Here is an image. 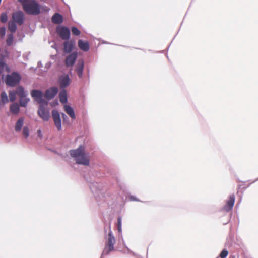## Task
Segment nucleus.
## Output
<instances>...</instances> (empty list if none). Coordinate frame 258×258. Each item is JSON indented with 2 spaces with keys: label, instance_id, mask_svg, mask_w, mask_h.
Returning a JSON list of instances; mask_svg holds the SVG:
<instances>
[{
  "label": "nucleus",
  "instance_id": "35",
  "mask_svg": "<svg viewBox=\"0 0 258 258\" xmlns=\"http://www.w3.org/2000/svg\"><path fill=\"white\" fill-rule=\"evenodd\" d=\"M130 199H131V200H133V201H136L137 200V199L135 198H134V197H133V196L131 197Z\"/></svg>",
  "mask_w": 258,
  "mask_h": 258
},
{
  "label": "nucleus",
  "instance_id": "9",
  "mask_svg": "<svg viewBox=\"0 0 258 258\" xmlns=\"http://www.w3.org/2000/svg\"><path fill=\"white\" fill-rule=\"evenodd\" d=\"M12 18L15 22L19 25H22L24 22V14L21 11H17L13 14Z\"/></svg>",
  "mask_w": 258,
  "mask_h": 258
},
{
  "label": "nucleus",
  "instance_id": "26",
  "mask_svg": "<svg viewBox=\"0 0 258 258\" xmlns=\"http://www.w3.org/2000/svg\"><path fill=\"white\" fill-rule=\"evenodd\" d=\"M13 42V35L12 34H10L8 35V38L6 40V43L7 45L11 46Z\"/></svg>",
  "mask_w": 258,
  "mask_h": 258
},
{
  "label": "nucleus",
  "instance_id": "17",
  "mask_svg": "<svg viewBox=\"0 0 258 258\" xmlns=\"http://www.w3.org/2000/svg\"><path fill=\"white\" fill-rule=\"evenodd\" d=\"M84 69L83 61H79L76 67V71L79 78H82Z\"/></svg>",
  "mask_w": 258,
  "mask_h": 258
},
{
  "label": "nucleus",
  "instance_id": "22",
  "mask_svg": "<svg viewBox=\"0 0 258 258\" xmlns=\"http://www.w3.org/2000/svg\"><path fill=\"white\" fill-rule=\"evenodd\" d=\"M16 92L20 98L26 97V94L24 91V89L22 86H19L17 88Z\"/></svg>",
  "mask_w": 258,
  "mask_h": 258
},
{
  "label": "nucleus",
  "instance_id": "15",
  "mask_svg": "<svg viewBox=\"0 0 258 258\" xmlns=\"http://www.w3.org/2000/svg\"><path fill=\"white\" fill-rule=\"evenodd\" d=\"M78 44L79 48L84 51H87L89 49V45L87 41L79 40Z\"/></svg>",
  "mask_w": 258,
  "mask_h": 258
},
{
  "label": "nucleus",
  "instance_id": "37",
  "mask_svg": "<svg viewBox=\"0 0 258 258\" xmlns=\"http://www.w3.org/2000/svg\"><path fill=\"white\" fill-rule=\"evenodd\" d=\"M2 73V71L0 70V75Z\"/></svg>",
  "mask_w": 258,
  "mask_h": 258
},
{
  "label": "nucleus",
  "instance_id": "16",
  "mask_svg": "<svg viewBox=\"0 0 258 258\" xmlns=\"http://www.w3.org/2000/svg\"><path fill=\"white\" fill-rule=\"evenodd\" d=\"M52 22L54 24H60L63 22V17L59 13H55L51 18Z\"/></svg>",
  "mask_w": 258,
  "mask_h": 258
},
{
  "label": "nucleus",
  "instance_id": "29",
  "mask_svg": "<svg viewBox=\"0 0 258 258\" xmlns=\"http://www.w3.org/2000/svg\"><path fill=\"white\" fill-rule=\"evenodd\" d=\"M72 34L75 36H79L80 34V30L76 27L71 28Z\"/></svg>",
  "mask_w": 258,
  "mask_h": 258
},
{
  "label": "nucleus",
  "instance_id": "31",
  "mask_svg": "<svg viewBox=\"0 0 258 258\" xmlns=\"http://www.w3.org/2000/svg\"><path fill=\"white\" fill-rule=\"evenodd\" d=\"M23 135L27 138L29 136V129L27 127H24L23 130Z\"/></svg>",
  "mask_w": 258,
  "mask_h": 258
},
{
  "label": "nucleus",
  "instance_id": "20",
  "mask_svg": "<svg viewBox=\"0 0 258 258\" xmlns=\"http://www.w3.org/2000/svg\"><path fill=\"white\" fill-rule=\"evenodd\" d=\"M24 121V119L23 117H21L18 120L15 126V129L16 131L19 132L21 131L22 127L23 125Z\"/></svg>",
  "mask_w": 258,
  "mask_h": 258
},
{
  "label": "nucleus",
  "instance_id": "30",
  "mask_svg": "<svg viewBox=\"0 0 258 258\" xmlns=\"http://www.w3.org/2000/svg\"><path fill=\"white\" fill-rule=\"evenodd\" d=\"M228 254V251L227 250L223 249L220 254V257L221 258H226Z\"/></svg>",
  "mask_w": 258,
  "mask_h": 258
},
{
  "label": "nucleus",
  "instance_id": "10",
  "mask_svg": "<svg viewBox=\"0 0 258 258\" xmlns=\"http://www.w3.org/2000/svg\"><path fill=\"white\" fill-rule=\"evenodd\" d=\"M77 58V53L74 52L70 54L65 59V64L67 67H72Z\"/></svg>",
  "mask_w": 258,
  "mask_h": 258
},
{
  "label": "nucleus",
  "instance_id": "21",
  "mask_svg": "<svg viewBox=\"0 0 258 258\" xmlns=\"http://www.w3.org/2000/svg\"><path fill=\"white\" fill-rule=\"evenodd\" d=\"M9 101L7 95L5 92H2L0 97V105H4Z\"/></svg>",
  "mask_w": 258,
  "mask_h": 258
},
{
  "label": "nucleus",
  "instance_id": "13",
  "mask_svg": "<svg viewBox=\"0 0 258 258\" xmlns=\"http://www.w3.org/2000/svg\"><path fill=\"white\" fill-rule=\"evenodd\" d=\"M74 47L75 42L74 41H66L63 43V51L66 53H70Z\"/></svg>",
  "mask_w": 258,
  "mask_h": 258
},
{
  "label": "nucleus",
  "instance_id": "25",
  "mask_svg": "<svg viewBox=\"0 0 258 258\" xmlns=\"http://www.w3.org/2000/svg\"><path fill=\"white\" fill-rule=\"evenodd\" d=\"M29 99L27 98L26 97H23L20 98V105L22 107H26L28 103Z\"/></svg>",
  "mask_w": 258,
  "mask_h": 258
},
{
  "label": "nucleus",
  "instance_id": "33",
  "mask_svg": "<svg viewBox=\"0 0 258 258\" xmlns=\"http://www.w3.org/2000/svg\"><path fill=\"white\" fill-rule=\"evenodd\" d=\"M6 33V29L4 27L0 28V35L2 37H4Z\"/></svg>",
  "mask_w": 258,
  "mask_h": 258
},
{
  "label": "nucleus",
  "instance_id": "28",
  "mask_svg": "<svg viewBox=\"0 0 258 258\" xmlns=\"http://www.w3.org/2000/svg\"><path fill=\"white\" fill-rule=\"evenodd\" d=\"M0 20L2 23H6L8 20V16L6 13H3L1 14Z\"/></svg>",
  "mask_w": 258,
  "mask_h": 258
},
{
  "label": "nucleus",
  "instance_id": "36",
  "mask_svg": "<svg viewBox=\"0 0 258 258\" xmlns=\"http://www.w3.org/2000/svg\"><path fill=\"white\" fill-rule=\"evenodd\" d=\"M62 117L64 119L67 116L64 113H62Z\"/></svg>",
  "mask_w": 258,
  "mask_h": 258
},
{
  "label": "nucleus",
  "instance_id": "23",
  "mask_svg": "<svg viewBox=\"0 0 258 258\" xmlns=\"http://www.w3.org/2000/svg\"><path fill=\"white\" fill-rule=\"evenodd\" d=\"M10 111L14 114L18 113L20 111L19 105L17 103L12 104L10 106Z\"/></svg>",
  "mask_w": 258,
  "mask_h": 258
},
{
  "label": "nucleus",
  "instance_id": "34",
  "mask_svg": "<svg viewBox=\"0 0 258 258\" xmlns=\"http://www.w3.org/2000/svg\"><path fill=\"white\" fill-rule=\"evenodd\" d=\"M5 64V63L4 62H0V67H3Z\"/></svg>",
  "mask_w": 258,
  "mask_h": 258
},
{
  "label": "nucleus",
  "instance_id": "5",
  "mask_svg": "<svg viewBox=\"0 0 258 258\" xmlns=\"http://www.w3.org/2000/svg\"><path fill=\"white\" fill-rule=\"evenodd\" d=\"M47 105L45 103L40 104L38 110V115L44 121H48L50 118L49 110L47 108Z\"/></svg>",
  "mask_w": 258,
  "mask_h": 258
},
{
  "label": "nucleus",
  "instance_id": "27",
  "mask_svg": "<svg viewBox=\"0 0 258 258\" xmlns=\"http://www.w3.org/2000/svg\"><path fill=\"white\" fill-rule=\"evenodd\" d=\"M16 94V91H10L9 92V98L11 102H13L15 100Z\"/></svg>",
  "mask_w": 258,
  "mask_h": 258
},
{
  "label": "nucleus",
  "instance_id": "18",
  "mask_svg": "<svg viewBox=\"0 0 258 258\" xmlns=\"http://www.w3.org/2000/svg\"><path fill=\"white\" fill-rule=\"evenodd\" d=\"M64 109L68 115L73 119H75V114L73 108L69 105H65Z\"/></svg>",
  "mask_w": 258,
  "mask_h": 258
},
{
  "label": "nucleus",
  "instance_id": "4",
  "mask_svg": "<svg viewBox=\"0 0 258 258\" xmlns=\"http://www.w3.org/2000/svg\"><path fill=\"white\" fill-rule=\"evenodd\" d=\"M21 79L20 74L17 72H14L11 74L6 76L5 82L7 85L14 87L20 82Z\"/></svg>",
  "mask_w": 258,
  "mask_h": 258
},
{
  "label": "nucleus",
  "instance_id": "19",
  "mask_svg": "<svg viewBox=\"0 0 258 258\" xmlns=\"http://www.w3.org/2000/svg\"><path fill=\"white\" fill-rule=\"evenodd\" d=\"M59 100L61 103L64 104L67 102V92L65 89H62L59 94Z\"/></svg>",
  "mask_w": 258,
  "mask_h": 258
},
{
  "label": "nucleus",
  "instance_id": "11",
  "mask_svg": "<svg viewBox=\"0 0 258 258\" xmlns=\"http://www.w3.org/2000/svg\"><path fill=\"white\" fill-rule=\"evenodd\" d=\"M235 203V196L234 195H231L227 201L226 204L223 208V210L225 212L230 211L233 208Z\"/></svg>",
  "mask_w": 258,
  "mask_h": 258
},
{
  "label": "nucleus",
  "instance_id": "24",
  "mask_svg": "<svg viewBox=\"0 0 258 258\" xmlns=\"http://www.w3.org/2000/svg\"><path fill=\"white\" fill-rule=\"evenodd\" d=\"M15 23L16 22H15L14 21L9 22V24H8L9 29L12 33L15 32L17 29V26H16Z\"/></svg>",
  "mask_w": 258,
  "mask_h": 258
},
{
  "label": "nucleus",
  "instance_id": "14",
  "mask_svg": "<svg viewBox=\"0 0 258 258\" xmlns=\"http://www.w3.org/2000/svg\"><path fill=\"white\" fill-rule=\"evenodd\" d=\"M58 89L57 87H52L47 90L45 93V97L48 100L53 98L57 93Z\"/></svg>",
  "mask_w": 258,
  "mask_h": 258
},
{
  "label": "nucleus",
  "instance_id": "32",
  "mask_svg": "<svg viewBox=\"0 0 258 258\" xmlns=\"http://www.w3.org/2000/svg\"><path fill=\"white\" fill-rule=\"evenodd\" d=\"M121 219L120 217H119L117 219V227H118V230L119 231H121Z\"/></svg>",
  "mask_w": 258,
  "mask_h": 258
},
{
  "label": "nucleus",
  "instance_id": "2",
  "mask_svg": "<svg viewBox=\"0 0 258 258\" xmlns=\"http://www.w3.org/2000/svg\"><path fill=\"white\" fill-rule=\"evenodd\" d=\"M71 156L75 158L76 163L78 164H82L85 166L89 165V157L85 153L84 147L80 146L75 150L70 151Z\"/></svg>",
  "mask_w": 258,
  "mask_h": 258
},
{
  "label": "nucleus",
  "instance_id": "7",
  "mask_svg": "<svg viewBox=\"0 0 258 258\" xmlns=\"http://www.w3.org/2000/svg\"><path fill=\"white\" fill-rule=\"evenodd\" d=\"M31 95L35 101L40 104L45 103V105H48V102L43 99V93L42 91L37 90H32L31 92Z\"/></svg>",
  "mask_w": 258,
  "mask_h": 258
},
{
  "label": "nucleus",
  "instance_id": "3",
  "mask_svg": "<svg viewBox=\"0 0 258 258\" xmlns=\"http://www.w3.org/2000/svg\"><path fill=\"white\" fill-rule=\"evenodd\" d=\"M115 243V239L112 235V231L110 230L108 233V238L105 243V246L102 252V255H108L110 252L114 250V245Z\"/></svg>",
  "mask_w": 258,
  "mask_h": 258
},
{
  "label": "nucleus",
  "instance_id": "12",
  "mask_svg": "<svg viewBox=\"0 0 258 258\" xmlns=\"http://www.w3.org/2000/svg\"><path fill=\"white\" fill-rule=\"evenodd\" d=\"M59 85L61 89H64V88L68 86L70 83L71 80L68 75L61 76L59 79Z\"/></svg>",
  "mask_w": 258,
  "mask_h": 258
},
{
  "label": "nucleus",
  "instance_id": "8",
  "mask_svg": "<svg viewBox=\"0 0 258 258\" xmlns=\"http://www.w3.org/2000/svg\"><path fill=\"white\" fill-rule=\"evenodd\" d=\"M52 117L55 126L58 131L61 130V121L60 114L58 111L53 110L52 111Z\"/></svg>",
  "mask_w": 258,
  "mask_h": 258
},
{
  "label": "nucleus",
  "instance_id": "1",
  "mask_svg": "<svg viewBox=\"0 0 258 258\" xmlns=\"http://www.w3.org/2000/svg\"><path fill=\"white\" fill-rule=\"evenodd\" d=\"M23 10L28 15H38L40 13V5L35 0H18Z\"/></svg>",
  "mask_w": 258,
  "mask_h": 258
},
{
  "label": "nucleus",
  "instance_id": "6",
  "mask_svg": "<svg viewBox=\"0 0 258 258\" xmlns=\"http://www.w3.org/2000/svg\"><path fill=\"white\" fill-rule=\"evenodd\" d=\"M56 32L59 36L64 40H68L70 37V31L65 26H59L56 29Z\"/></svg>",
  "mask_w": 258,
  "mask_h": 258
}]
</instances>
